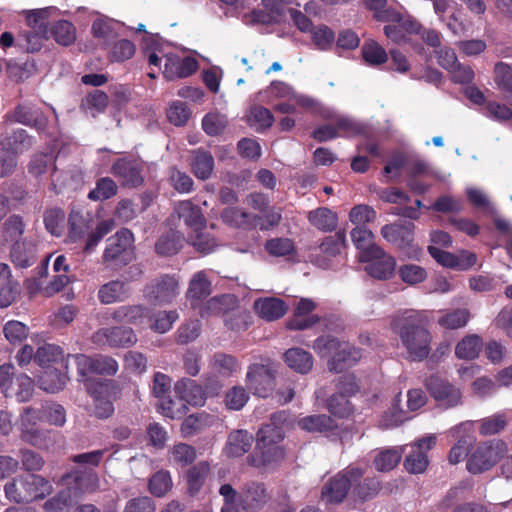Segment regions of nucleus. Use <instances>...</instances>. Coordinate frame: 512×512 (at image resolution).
<instances>
[{
    "label": "nucleus",
    "mask_w": 512,
    "mask_h": 512,
    "mask_svg": "<svg viewBox=\"0 0 512 512\" xmlns=\"http://www.w3.org/2000/svg\"><path fill=\"white\" fill-rule=\"evenodd\" d=\"M285 420L284 412L274 414L271 417V422L258 431L255 451L249 457L252 466L263 471H269L284 459L285 451L280 442L284 439L281 424Z\"/></svg>",
    "instance_id": "f257e3e1"
},
{
    "label": "nucleus",
    "mask_w": 512,
    "mask_h": 512,
    "mask_svg": "<svg viewBox=\"0 0 512 512\" xmlns=\"http://www.w3.org/2000/svg\"><path fill=\"white\" fill-rule=\"evenodd\" d=\"M391 329L399 335L408 359L422 361L428 357L432 336L429 330L420 324L419 313L407 310L393 316Z\"/></svg>",
    "instance_id": "f03ea898"
},
{
    "label": "nucleus",
    "mask_w": 512,
    "mask_h": 512,
    "mask_svg": "<svg viewBox=\"0 0 512 512\" xmlns=\"http://www.w3.org/2000/svg\"><path fill=\"white\" fill-rule=\"evenodd\" d=\"M143 49L152 66L160 67L161 60L165 59L163 75L168 80L188 77L197 70L198 63L194 58H181L172 53L169 46L157 35L146 34Z\"/></svg>",
    "instance_id": "7ed1b4c3"
},
{
    "label": "nucleus",
    "mask_w": 512,
    "mask_h": 512,
    "mask_svg": "<svg viewBox=\"0 0 512 512\" xmlns=\"http://www.w3.org/2000/svg\"><path fill=\"white\" fill-rule=\"evenodd\" d=\"M313 349L321 358L329 359V369L336 372L355 365L362 357L359 349L330 335L318 337Z\"/></svg>",
    "instance_id": "20e7f679"
},
{
    "label": "nucleus",
    "mask_w": 512,
    "mask_h": 512,
    "mask_svg": "<svg viewBox=\"0 0 512 512\" xmlns=\"http://www.w3.org/2000/svg\"><path fill=\"white\" fill-rule=\"evenodd\" d=\"M507 453L506 443L492 439L479 443L469 454L466 469L477 475L492 469Z\"/></svg>",
    "instance_id": "39448f33"
},
{
    "label": "nucleus",
    "mask_w": 512,
    "mask_h": 512,
    "mask_svg": "<svg viewBox=\"0 0 512 512\" xmlns=\"http://www.w3.org/2000/svg\"><path fill=\"white\" fill-rule=\"evenodd\" d=\"M75 484V488L64 489L48 499L43 504V509L46 512H68L79 492H92L96 490L99 486V479L95 472L89 470L79 476H75Z\"/></svg>",
    "instance_id": "423d86ee"
},
{
    "label": "nucleus",
    "mask_w": 512,
    "mask_h": 512,
    "mask_svg": "<svg viewBox=\"0 0 512 512\" xmlns=\"http://www.w3.org/2000/svg\"><path fill=\"white\" fill-rule=\"evenodd\" d=\"M174 389L179 400H168L162 403L163 413L167 417L172 419L181 417L185 413L186 403L201 406L205 402V392L191 379H181L175 384Z\"/></svg>",
    "instance_id": "0eeeda50"
},
{
    "label": "nucleus",
    "mask_w": 512,
    "mask_h": 512,
    "mask_svg": "<svg viewBox=\"0 0 512 512\" xmlns=\"http://www.w3.org/2000/svg\"><path fill=\"white\" fill-rule=\"evenodd\" d=\"M134 236L128 229H121L109 237L102 255V261L107 267L119 268L134 259Z\"/></svg>",
    "instance_id": "6e6552de"
},
{
    "label": "nucleus",
    "mask_w": 512,
    "mask_h": 512,
    "mask_svg": "<svg viewBox=\"0 0 512 512\" xmlns=\"http://www.w3.org/2000/svg\"><path fill=\"white\" fill-rule=\"evenodd\" d=\"M50 8L32 10L27 13L26 19L29 30L21 33L17 45L29 53L39 51L48 38L47 17Z\"/></svg>",
    "instance_id": "1a4fd4ad"
},
{
    "label": "nucleus",
    "mask_w": 512,
    "mask_h": 512,
    "mask_svg": "<svg viewBox=\"0 0 512 512\" xmlns=\"http://www.w3.org/2000/svg\"><path fill=\"white\" fill-rule=\"evenodd\" d=\"M310 109L319 113L323 118L335 120L337 123V127L324 125L313 132V137L320 142L336 138L341 135V133L350 136L360 132V126L356 122L347 117L338 115L331 108L321 106L315 102L314 106Z\"/></svg>",
    "instance_id": "9d476101"
},
{
    "label": "nucleus",
    "mask_w": 512,
    "mask_h": 512,
    "mask_svg": "<svg viewBox=\"0 0 512 512\" xmlns=\"http://www.w3.org/2000/svg\"><path fill=\"white\" fill-rule=\"evenodd\" d=\"M365 469L356 465L349 466L334 476L322 489V500L329 504L342 502L349 488L364 474Z\"/></svg>",
    "instance_id": "9b49d317"
},
{
    "label": "nucleus",
    "mask_w": 512,
    "mask_h": 512,
    "mask_svg": "<svg viewBox=\"0 0 512 512\" xmlns=\"http://www.w3.org/2000/svg\"><path fill=\"white\" fill-rule=\"evenodd\" d=\"M42 420L39 409L27 407L20 414L16 422V428L20 432L23 441L36 446L45 447L50 435V431L41 429L38 423Z\"/></svg>",
    "instance_id": "f8f14e48"
},
{
    "label": "nucleus",
    "mask_w": 512,
    "mask_h": 512,
    "mask_svg": "<svg viewBox=\"0 0 512 512\" xmlns=\"http://www.w3.org/2000/svg\"><path fill=\"white\" fill-rule=\"evenodd\" d=\"M413 229L412 223L389 224L382 227L381 234L385 240L401 249L407 259L420 260L423 252L413 243Z\"/></svg>",
    "instance_id": "ddd939ff"
},
{
    "label": "nucleus",
    "mask_w": 512,
    "mask_h": 512,
    "mask_svg": "<svg viewBox=\"0 0 512 512\" xmlns=\"http://www.w3.org/2000/svg\"><path fill=\"white\" fill-rule=\"evenodd\" d=\"M28 173L37 180H43L51 175V188L60 193L66 185V175L58 172L55 166V157L51 153H39L32 156L28 164Z\"/></svg>",
    "instance_id": "4468645a"
},
{
    "label": "nucleus",
    "mask_w": 512,
    "mask_h": 512,
    "mask_svg": "<svg viewBox=\"0 0 512 512\" xmlns=\"http://www.w3.org/2000/svg\"><path fill=\"white\" fill-rule=\"evenodd\" d=\"M179 294V279L176 275L164 274L146 285L145 297L158 305L171 303Z\"/></svg>",
    "instance_id": "2eb2a0df"
},
{
    "label": "nucleus",
    "mask_w": 512,
    "mask_h": 512,
    "mask_svg": "<svg viewBox=\"0 0 512 512\" xmlns=\"http://www.w3.org/2000/svg\"><path fill=\"white\" fill-rule=\"evenodd\" d=\"M474 425L475 423L473 421H465L449 430V434L452 437L458 438L448 454L450 464H458L465 457H469L472 451L471 448L476 441Z\"/></svg>",
    "instance_id": "dca6fc26"
},
{
    "label": "nucleus",
    "mask_w": 512,
    "mask_h": 512,
    "mask_svg": "<svg viewBox=\"0 0 512 512\" xmlns=\"http://www.w3.org/2000/svg\"><path fill=\"white\" fill-rule=\"evenodd\" d=\"M89 393L94 398L95 413L99 418L110 416L114 407L112 401L118 397L119 391L113 381L105 380L87 385Z\"/></svg>",
    "instance_id": "f3484780"
},
{
    "label": "nucleus",
    "mask_w": 512,
    "mask_h": 512,
    "mask_svg": "<svg viewBox=\"0 0 512 512\" xmlns=\"http://www.w3.org/2000/svg\"><path fill=\"white\" fill-rule=\"evenodd\" d=\"M436 442V435L431 434L412 444L411 451L404 460L405 469L412 474L425 472L429 464L427 452L436 445Z\"/></svg>",
    "instance_id": "a211bd4d"
},
{
    "label": "nucleus",
    "mask_w": 512,
    "mask_h": 512,
    "mask_svg": "<svg viewBox=\"0 0 512 512\" xmlns=\"http://www.w3.org/2000/svg\"><path fill=\"white\" fill-rule=\"evenodd\" d=\"M275 368L272 363L252 364L246 375V382L254 394L266 397L273 387Z\"/></svg>",
    "instance_id": "6ab92c4d"
},
{
    "label": "nucleus",
    "mask_w": 512,
    "mask_h": 512,
    "mask_svg": "<svg viewBox=\"0 0 512 512\" xmlns=\"http://www.w3.org/2000/svg\"><path fill=\"white\" fill-rule=\"evenodd\" d=\"M361 262L369 263L366 266L367 273L379 280L390 279L396 268L395 258L386 254L382 248H374L366 252Z\"/></svg>",
    "instance_id": "aec40b11"
},
{
    "label": "nucleus",
    "mask_w": 512,
    "mask_h": 512,
    "mask_svg": "<svg viewBox=\"0 0 512 512\" xmlns=\"http://www.w3.org/2000/svg\"><path fill=\"white\" fill-rule=\"evenodd\" d=\"M426 387L431 396L445 408L455 407L461 403V390L438 376L433 375L427 379Z\"/></svg>",
    "instance_id": "412c9836"
},
{
    "label": "nucleus",
    "mask_w": 512,
    "mask_h": 512,
    "mask_svg": "<svg viewBox=\"0 0 512 512\" xmlns=\"http://www.w3.org/2000/svg\"><path fill=\"white\" fill-rule=\"evenodd\" d=\"M92 341L110 347H129L137 342L133 329L127 327L101 328L93 334Z\"/></svg>",
    "instance_id": "4be33fe9"
},
{
    "label": "nucleus",
    "mask_w": 512,
    "mask_h": 512,
    "mask_svg": "<svg viewBox=\"0 0 512 512\" xmlns=\"http://www.w3.org/2000/svg\"><path fill=\"white\" fill-rule=\"evenodd\" d=\"M240 500L252 512H257L262 509L271 499L266 485L259 481H250L243 485L241 491L238 493Z\"/></svg>",
    "instance_id": "5701e85b"
},
{
    "label": "nucleus",
    "mask_w": 512,
    "mask_h": 512,
    "mask_svg": "<svg viewBox=\"0 0 512 512\" xmlns=\"http://www.w3.org/2000/svg\"><path fill=\"white\" fill-rule=\"evenodd\" d=\"M150 318V310L143 305H123L113 310L111 319L119 323L145 326Z\"/></svg>",
    "instance_id": "b1692460"
},
{
    "label": "nucleus",
    "mask_w": 512,
    "mask_h": 512,
    "mask_svg": "<svg viewBox=\"0 0 512 512\" xmlns=\"http://www.w3.org/2000/svg\"><path fill=\"white\" fill-rule=\"evenodd\" d=\"M123 28L124 25L121 22L99 16L93 21L92 33L100 44L107 46L122 33Z\"/></svg>",
    "instance_id": "393cba45"
},
{
    "label": "nucleus",
    "mask_w": 512,
    "mask_h": 512,
    "mask_svg": "<svg viewBox=\"0 0 512 512\" xmlns=\"http://www.w3.org/2000/svg\"><path fill=\"white\" fill-rule=\"evenodd\" d=\"M287 304L280 298L264 297L255 300V313L265 321H275L287 312Z\"/></svg>",
    "instance_id": "a878e982"
},
{
    "label": "nucleus",
    "mask_w": 512,
    "mask_h": 512,
    "mask_svg": "<svg viewBox=\"0 0 512 512\" xmlns=\"http://www.w3.org/2000/svg\"><path fill=\"white\" fill-rule=\"evenodd\" d=\"M130 288L121 280H111L101 285L97 292L100 303L109 305L124 302L130 297Z\"/></svg>",
    "instance_id": "bb28decb"
},
{
    "label": "nucleus",
    "mask_w": 512,
    "mask_h": 512,
    "mask_svg": "<svg viewBox=\"0 0 512 512\" xmlns=\"http://www.w3.org/2000/svg\"><path fill=\"white\" fill-rule=\"evenodd\" d=\"M384 27L385 35L395 43H404L408 41V36L420 32V24L412 19L403 20L399 14V20L391 21Z\"/></svg>",
    "instance_id": "cd10ccee"
},
{
    "label": "nucleus",
    "mask_w": 512,
    "mask_h": 512,
    "mask_svg": "<svg viewBox=\"0 0 512 512\" xmlns=\"http://www.w3.org/2000/svg\"><path fill=\"white\" fill-rule=\"evenodd\" d=\"M316 308L313 300L301 298L295 308L294 315L288 322V327L294 330H303L311 327L318 321L315 315H309Z\"/></svg>",
    "instance_id": "c85d7f7f"
},
{
    "label": "nucleus",
    "mask_w": 512,
    "mask_h": 512,
    "mask_svg": "<svg viewBox=\"0 0 512 512\" xmlns=\"http://www.w3.org/2000/svg\"><path fill=\"white\" fill-rule=\"evenodd\" d=\"M267 92L272 98L295 101V104L309 109L314 106L315 100L303 94H297L291 86L284 82H272Z\"/></svg>",
    "instance_id": "c756f323"
},
{
    "label": "nucleus",
    "mask_w": 512,
    "mask_h": 512,
    "mask_svg": "<svg viewBox=\"0 0 512 512\" xmlns=\"http://www.w3.org/2000/svg\"><path fill=\"white\" fill-rule=\"evenodd\" d=\"M19 292V284L12 279L10 267L0 263V308L10 306Z\"/></svg>",
    "instance_id": "7c9ffc66"
},
{
    "label": "nucleus",
    "mask_w": 512,
    "mask_h": 512,
    "mask_svg": "<svg viewBox=\"0 0 512 512\" xmlns=\"http://www.w3.org/2000/svg\"><path fill=\"white\" fill-rule=\"evenodd\" d=\"M112 171L123 185L137 186L142 183L140 165L137 161L121 159L114 163Z\"/></svg>",
    "instance_id": "2f4dec72"
},
{
    "label": "nucleus",
    "mask_w": 512,
    "mask_h": 512,
    "mask_svg": "<svg viewBox=\"0 0 512 512\" xmlns=\"http://www.w3.org/2000/svg\"><path fill=\"white\" fill-rule=\"evenodd\" d=\"M91 229V218L88 213L84 214L77 210H72L68 219V240L78 242L88 237Z\"/></svg>",
    "instance_id": "473e14b6"
},
{
    "label": "nucleus",
    "mask_w": 512,
    "mask_h": 512,
    "mask_svg": "<svg viewBox=\"0 0 512 512\" xmlns=\"http://www.w3.org/2000/svg\"><path fill=\"white\" fill-rule=\"evenodd\" d=\"M5 119L7 122L35 126L40 130L45 128L47 122L44 116L29 105H19L13 112L6 114Z\"/></svg>",
    "instance_id": "72a5a7b5"
},
{
    "label": "nucleus",
    "mask_w": 512,
    "mask_h": 512,
    "mask_svg": "<svg viewBox=\"0 0 512 512\" xmlns=\"http://www.w3.org/2000/svg\"><path fill=\"white\" fill-rule=\"evenodd\" d=\"M175 211L179 218H182L185 224L192 229L193 233L205 228L206 220L200 208L193 205L191 201L179 202L175 207Z\"/></svg>",
    "instance_id": "f704fd0d"
},
{
    "label": "nucleus",
    "mask_w": 512,
    "mask_h": 512,
    "mask_svg": "<svg viewBox=\"0 0 512 512\" xmlns=\"http://www.w3.org/2000/svg\"><path fill=\"white\" fill-rule=\"evenodd\" d=\"M27 503L45 498L52 492V485L44 477L36 474L24 475Z\"/></svg>",
    "instance_id": "c9c22d12"
},
{
    "label": "nucleus",
    "mask_w": 512,
    "mask_h": 512,
    "mask_svg": "<svg viewBox=\"0 0 512 512\" xmlns=\"http://www.w3.org/2000/svg\"><path fill=\"white\" fill-rule=\"evenodd\" d=\"M32 145V139L24 129L14 131L12 135L4 137L0 142L4 151H8L16 157L30 149Z\"/></svg>",
    "instance_id": "e433bc0d"
},
{
    "label": "nucleus",
    "mask_w": 512,
    "mask_h": 512,
    "mask_svg": "<svg viewBox=\"0 0 512 512\" xmlns=\"http://www.w3.org/2000/svg\"><path fill=\"white\" fill-rule=\"evenodd\" d=\"M70 281V277L66 274L55 276L46 286H43L40 279H30L27 281V289L30 294L40 292L45 296H51L60 292Z\"/></svg>",
    "instance_id": "4c0bfd02"
},
{
    "label": "nucleus",
    "mask_w": 512,
    "mask_h": 512,
    "mask_svg": "<svg viewBox=\"0 0 512 512\" xmlns=\"http://www.w3.org/2000/svg\"><path fill=\"white\" fill-rule=\"evenodd\" d=\"M253 437L247 431L237 430L232 432L227 441L226 454L229 457H241L249 451Z\"/></svg>",
    "instance_id": "58836bf2"
},
{
    "label": "nucleus",
    "mask_w": 512,
    "mask_h": 512,
    "mask_svg": "<svg viewBox=\"0 0 512 512\" xmlns=\"http://www.w3.org/2000/svg\"><path fill=\"white\" fill-rule=\"evenodd\" d=\"M191 169L200 180L208 179L214 170L213 156L204 150H194L191 158Z\"/></svg>",
    "instance_id": "ea45409f"
},
{
    "label": "nucleus",
    "mask_w": 512,
    "mask_h": 512,
    "mask_svg": "<svg viewBox=\"0 0 512 512\" xmlns=\"http://www.w3.org/2000/svg\"><path fill=\"white\" fill-rule=\"evenodd\" d=\"M286 364L298 373L306 374L313 367L312 355L300 348H291L284 354Z\"/></svg>",
    "instance_id": "a19ab883"
},
{
    "label": "nucleus",
    "mask_w": 512,
    "mask_h": 512,
    "mask_svg": "<svg viewBox=\"0 0 512 512\" xmlns=\"http://www.w3.org/2000/svg\"><path fill=\"white\" fill-rule=\"evenodd\" d=\"M11 261L20 268L31 266L36 260V248L27 241H17L11 249Z\"/></svg>",
    "instance_id": "79ce46f5"
},
{
    "label": "nucleus",
    "mask_w": 512,
    "mask_h": 512,
    "mask_svg": "<svg viewBox=\"0 0 512 512\" xmlns=\"http://www.w3.org/2000/svg\"><path fill=\"white\" fill-rule=\"evenodd\" d=\"M34 391V382L26 374L15 377L12 388L7 389L6 397H15L18 402H27L31 399Z\"/></svg>",
    "instance_id": "37998d69"
},
{
    "label": "nucleus",
    "mask_w": 512,
    "mask_h": 512,
    "mask_svg": "<svg viewBox=\"0 0 512 512\" xmlns=\"http://www.w3.org/2000/svg\"><path fill=\"white\" fill-rule=\"evenodd\" d=\"M351 239L354 246L359 250V260H364V254L372 251L374 248H380L374 243V235L371 230L365 226L352 229Z\"/></svg>",
    "instance_id": "c03bdc74"
},
{
    "label": "nucleus",
    "mask_w": 512,
    "mask_h": 512,
    "mask_svg": "<svg viewBox=\"0 0 512 512\" xmlns=\"http://www.w3.org/2000/svg\"><path fill=\"white\" fill-rule=\"evenodd\" d=\"M404 448L393 447L381 450L374 458V466L380 472L394 469L400 462Z\"/></svg>",
    "instance_id": "a18cd8bd"
},
{
    "label": "nucleus",
    "mask_w": 512,
    "mask_h": 512,
    "mask_svg": "<svg viewBox=\"0 0 512 512\" xmlns=\"http://www.w3.org/2000/svg\"><path fill=\"white\" fill-rule=\"evenodd\" d=\"M298 426L307 432L323 433L332 430L336 425L334 420L327 415H310L300 418Z\"/></svg>",
    "instance_id": "49530a36"
},
{
    "label": "nucleus",
    "mask_w": 512,
    "mask_h": 512,
    "mask_svg": "<svg viewBox=\"0 0 512 512\" xmlns=\"http://www.w3.org/2000/svg\"><path fill=\"white\" fill-rule=\"evenodd\" d=\"M211 293V282L205 271H199L193 275L189 282L186 297L189 300H200Z\"/></svg>",
    "instance_id": "de8ad7c7"
},
{
    "label": "nucleus",
    "mask_w": 512,
    "mask_h": 512,
    "mask_svg": "<svg viewBox=\"0 0 512 512\" xmlns=\"http://www.w3.org/2000/svg\"><path fill=\"white\" fill-rule=\"evenodd\" d=\"M45 369L43 375L38 380L40 388L51 393L62 390L68 380L66 374L56 368Z\"/></svg>",
    "instance_id": "09e8293b"
},
{
    "label": "nucleus",
    "mask_w": 512,
    "mask_h": 512,
    "mask_svg": "<svg viewBox=\"0 0 512 512\" xmlns=\"http://www.w3.org/2000/svg\"><path fill=\"white\" fill-rule=\"evenodd\" d=\"M221 217L225 223L235 227L249 228L258 225L256 217L239 208H226Z\"/></svg>",
    "instance_id": "8fccbe9b"
},
{
    "label": "nucleus",
    "mask_w": 512,
    "mask_h": 512,
    "mask_svg": "<svg viewBox=\"0 0 512 512\" xmlns=\"http://www.w3.org/2000/svg\"><path fill=\"white\" fill-rule=\"evenodd\" d=\"M213 422L214 417L205 412L192 414L183 421L181 431L184 436H191L211 426Z\"/></svg>",
    "instance_id": "3c124183"
},
{
    "label": "nucleus",
    "mask_w": 512,
    "mask_h": 512,
    "mask_svg": "<svg viewBox=\"0 0 512 512\" xmlns=\"http://www.w3.org/2000/svg\"><path fill=\"white\" fill-rule=\"evenodd\" d=\"M220 495L223 497L224 504L221 512H252L238 496V492L229 484L220 487Z\"/></svg>",
    "instance_id": "603ef678"
},
{
    "label": "nucleus",
    "mask_w": 512,
    "mask_h": 512,
    "mask_svg": "<svg viewBox=\"0 0 512 512\" xmlns=\"http://www.w3.org/2000/svg\"><path fill=\"white\" fill-rule=\"evenodd\" d=\"M63 357L64 353L59 346L45 343L37 348L35 362L42 368H50L53 363L62 360Z\"/></svg>",
    "instance_id": "864d4df0"
},
{
    "label": "nucleus",
    "mask_w": 512,
    "mask_h": 512,
    "mask_svg": "<svg viewBox=\"0 0 512 512\" xmlns=\"http://www.w3.org/2000/svg\"><path fill=\"white\" fill-rule=\"evenodd\" d=\"M482 349V341L477 335L465 336L455 347V355L459 359H474Z\"/></svg>",
    "instance_id": "5fc2aeb1"
},
{
    "label": "nucleus",
    "mask_w": 512,
    "mask_h": 512,
    "mask_svg": "<svg viewBox=\"0 0 512 512\" xmlns=\"http://www.w3.org/2000/svg\"><path fill=\"white\" fill-rule=\"evenodd\" d=\"M209 473V464L199 462L187 471V485L191 495L200 491Z\"/></svg>",
    "instance_id": "6e6d98bb"
},
{
    "label": "nucleus",
    "mask_w": 512,
    "mask_h": 512,
    "mask_svg": "<svg viewBox=\"0 0 512 512\" xmlns=\"http://www.w3.org/2000/svg\"><path fill=\"white\" fill-rule=\"evenodd\" d=\"M309 221L316 228L323 231H331L337 225V216L327 208H318L309 213Z\"/></svg>",
    "instance_id": "4d7b16f0"
},
{
    "label": "nucleus",
    "mask_w": 512,
    "mask_h": 512,
    "mask_svg": "<svg viewBox=\"0 0 512 512\" xmlns=\"http://www.w3.org/2000/svg\"><path fill=\"white\" fill-rule=\"evenodd\" d=\"M181 246V237L176 232L171 231L158 239L155 250L161 256H171L176 254Z\"/></svg>",
    "instance_id": "13d9d810"
},
{
    "label": "nucleus",
    "mask_w": 512,
    "mask_h": 512,
    "mask_svg": "<svg viewBox=\"0 0 512 512\" xmlns=\"http://www.w3.org/2000/svg\"><path fill=\"white\" fill-rule=\"evenodd\" d=\"M170 462L186 467L196 459V450L186 443L175 444L170 449Z\"/></svg>",
    "instance_id": "bf43d9fd"
},
{
    "label": "nucleus",
    "mask_w": 512,
    "mask_h": 512,
    "mask_svg": "<svg viewBox=\"0 0 512 512\" xmlns=\"http://www.w3.org/2000/svg\"><path fill=\"white\" fill-rule=\"evenodd\" d=\"M178 318L179 314L175 310L160 311L153 318L150 316L148 319L150 322L149 327L157 333H166L172 328Z\"/></svg>",
    "instance_id": "052dcab7"
},
{
    "label": "nucleus",
    "mask_w": 512,
    "mask_h": 512,
    "mask_svg": "<svg viewBox=\"0 0 512 512\" xmlns=\"http://www.w3.org/2000/svg\"><path fill=\"white\" fill-rule=\"evenodd\" d=\"M50 32L54 40L63 46L72 44L76 38L74 26L65 20L54 23Z\"/></svg>",
    "instance_id": "680f3d73"
},
{
    "label": "nucleus",
    "mask_w": 512,
    "mask_h": 512,
    "mask_svg": "<svg viewBox=\"0 0 512 512\" xmlns=\"http://www.w3.org/2000/svg\"><path fill=\"white\" fill-rule=\"evenodd\" d=\"M248 122L256 131H262L273 124L274 117L269 109L262 106H255L251 108L249 112Z\"/></svg>",
    "instance_id": "e2e57ef3"
},
{
    "label": "nucleus",
    "mask_w": 512,
    "mask_h": 512,
    "mask_svg": "<svg viewBox=\"0 0 512 512\" xmlns=\"http://www.w3.org/2000/svg\"><path fill=\"white\" fill-rule=\"evenodd\" d=\"M470 319V312L465 309H456L446 312L439 318L438 323L446 329H459L464 327Z\"/></svg>",
    "instance_id": "0e129e2a"
},
{
    "label": "nucleus",
    "mask_w": 512,
    "mask_h": 512,
    "mask_svg": "<svg viewBox=\"0 0 512 512\" xmlns=\"http://www.w3.org/2000/svg\"><path fill=\"white\" fill-rule=\"evenodd\" d=\"M172 478L169 471H157L149 481V491L156 497L164 496L172 488Z\"/></svg>",
    "instance_id": "69168bd1"
},
{
    "label": "nucleus",
    "mask_w": 512,
    "mask_h": 512,
    "mask_svg": "<svg viewBox=\"0 0 512 512\" xmlns=\"http://www.w3.org/2000/svg\"><path fill=\"white\" fill-rule=\"evenodd\" d=\"M362 56L366 64L378 66L387 61V53L377 42L368 41L362 46Z\"/></svg>",
    "instance_id": "338daca9"
},
{
    "label": "nucleus",
    "mask_w": 512,
    "mask_h": 512,
    "mask_svg": "<svg viewBox=\"0 0 512 512\" xmlns=\"http://www.w3.org/2000/svg\"><path fill=\"white\" fill-rule=\"evenodd\" d=\"M312 42L321 51L330 50L335 42V34L328 26L319 25L312 29Z\"/></svg>",
    "instance_id": "774afa93"
}]
</instances>
